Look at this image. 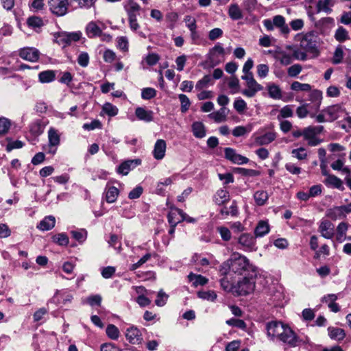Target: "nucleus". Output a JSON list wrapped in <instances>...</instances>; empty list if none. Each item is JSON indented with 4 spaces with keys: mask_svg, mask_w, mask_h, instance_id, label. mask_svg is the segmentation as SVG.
Segmentation results:
<instances>
[{
    "mask_svg": "<svg viewBox=\"0 0 351 351\" xmlns=\"http://www.w3.org/2000/svg\"><path fill=\"white\" fill-rule=\"evenodd\" d=\"M221 274H230L234 277L240 276H257V267L244 255L233 252L230 258L219 266Z\"/></svg>",
    "mask_w": 351,
    "mask_h": 351,
    "instance_id": "nucleus-1",
    "label": "nucleus"
},
{
    "mask_svg": "<svg viewBox=\"0 0 351 351\" xmlns=\"http://www.w3.org/2000/svg\"><path fill=\"white\" fill-rule=\"evenodd\" d=\"M267 335L272 339H277L291 347L299 345L300 340L294 331L288 326L280 322H271L267 325Z\"/></svg>",
    "mask_w": 351,
    "mask_h": 351,
    "instance_id": "nucleus-2",
    "label": "nucleus"
},
{
    "mask_svg": "<svg viewBox=\"0 0 351 351\" xmlns=\"http://www.w3.org/2000/svg\"><path fill=\"white\" fill-rule=\"evenodd\" d=\"M346 112V109L342 104H337L329 106L323 109L319 114L315 116V119L318 123L332 122Z\"/></svg>",
    "mask_w": 351,
    "mask_h": 351,
    "instance_id": "nucleus-3",
    "label": "nucleus"
},
{
    "mask_svg": "<svg viewBox=\"0 0 351 351\" xmlns=\"http://www.w3.org/2000/svg\"><path fill=\"white\" fill-rule=\"evenodd\" d=\"M256 276L250 274L248 276H243L235 285L234 294L237 295H245L252 293L255 289L254 278Z\"/></svg>",
    "mask_w": 351,
    "mask_h": 351,
    "instance_id": "nucleus-4",
    "label": "nucleus"
},
{
    "mask_svg": "<svg viewBox=\"0 0 351 351\" xmlns=\"http://www.w3.org/2000/svg\"><path fill=\"white\" fill-rule=\"evenodd\" d=\"M295 39L300 41V48L306 52L315 53L317 52V37L312 32L298 34Z\"/></svg>",
    "mask_w": 351,
    "mask_h": 351,
    "instance_id": "nucleus-5",
    "label": "nucleus"
},
{
    "mask_svg": "<svg viewBox=\"0 0 351 351\" xmlns=\"http://www.w3.org/2000/svg\"><path fill=\"white\" fill-rule=\"evenodd\" d=\"M264 27L268 31L274 30V27L280 29L281 34L284 35H288L290 32V29L288 25L285 23V19L282 15H276L271 19H265L263 21Z\"/></svg>",
    "mask_w": 351,
    "mask_h": 351,
    "instance_id": "nucleus-6",
    "label": "nucleus"
},
{
    "mask_svg": "<svg viewBox=\"0 0 351 351\" xmlns=\"http://www.w3.org/2000/svg\"><path fill=\"white\" fill-rule=\"evenodd\" d=\"M225 49L220 43L216 44L210 49L208 54V62L212 67L220 64L223 60Z\"/></svg>",
    "mask_w": 351,
    "mask_h": 351,
    "instance_id": "nucleus-7",
    "label": "nucleus"
},
{
    "mask_svg": "<svg viewBox=\"0 0 351 351\" xmlns=\"http://www.w3.org/2000/svg\"><path fill=\"white\" fill-rule=\"evenodd\" d=\"M49 6L51 12L58 16H62L68 12V0H49Z\"/></svg>",
    "mask_w": 351,
    "mask_h": 351,
    "instance_id": "nucleus-8",
    "label": "nucleus"
},
{
    "mask_svg": "<svg viewBox=\"0 0 351 351\" xmlns=\"http://www.w3.org/2000/svg\"><path fill=\"white\" fill-rule=\"evenodd\" d=\"M318 231L324 238L331 239L335 235V225L328 219L323 218L319 221Z\"/></svg>",
    "mask_w": 351,
    "mask_h": 351,
    "instance_id": "nucleus-9",
    "label": "nucleus"
},
{
    "mask_svg": "<svg viewBox=\"0 0 351 351\" xmlns=\"http://www.w3.org/2000/svg\"><path fill=\"white\" fill-rule=\"evenodd\" d=\"M348 205L335 206L329 208L326 212V216L333 221L346 218L348 213Z\"/></svg>",
    "mask_w": 351,
    "mask_h": 351,
    "instance_id": "nucleus-10",
    "label": "nucleus"
},
{
    "mask_svg": "<svg viewBox=\"0 0 351 351\" xmlns=\"http://www.w3.org/2000/svg\"><path fill=\"white\" fill-rule=\"evenodd\" d=\"M48 152L54 154L60 143V138L57 130L50 128L48 130Z\"/></svg>",
    "mask_w": 351,
    "mask_h": 351,
    "instance_id": "nucleus-11",
    "label": "nucleus"
},
{
    "mask_svg": "<svg viewBox=\"0 0 351 351\" xmlns=\"http://www.w3.org/2000/svg\"><path fill=\"white\" fill-rule=\"evenodd\" d=\"M80 34L78 33H60L56 37L57 43L63 47L71 45L73 42L79 40Z\"/></svg>",
    "mask_w": 351,
    "mask_h": 351,
    "instance_id": "nucleus-12",
    "label": "nucleus"
},
{
    "mask_svg": "<svg viewBox=\"0 0 351 351\" xmlns=\"http://www.w3.org/2000/svg\"><path fill=\"white\" fill-rule=\"evenodd\" d=\"M238 243L245 251H252L254 250L256 239L250 233H243L238 238Z\"/></svg>",
    "mask_w": 351,
    "mask_h": 351,
    "instance_id": "nucleus-13",
    "label": "nucleus"
},
{
    "mask_svg": "<svg viewBox=\"0 0 351 351\" xmlns=\"http://www.w3.org/2000/svg\"><path fill=\"white\" fill-rule=\"evenodd\" d=\"M224 153L226 158L234 164L244 165L249 162L247 158L237 154L232 148H225Z\"/></svg>",
    "mask_w": 351,
    "mask_h": 351,
    "instance_id": "nucleus-14",
    "label": "nucleus"
},
{
    "mask_svg": "<svg viewBox=\"0 0 351 351\" xmlns=\"http://www.w3.org/2000/svg\"><path fill=\"white\" fill-rule=\"evenodd\" d=\"M222 278L220 280V285L221 288L226 292L234 294L235 285L234 283V276L230 274H221Z\"/></svg>",
    "mask_w": 351,
    "mask_h": 351,
    "instance_id": "nucleus-15",
    "label": "nucleus"
},
{
    "mask_svg": "<svg viewBox=\"0 0 351 351\" xmlns=\"http://www.w3.org/2000/svg\"><path fill=\"white\" fill-rule=\"evenodd\" d=\"M20 57L24 60L36 62L39 58V51L33 47H26L22 49L19 52Z\"/></svg>",
    "mask_w": 351,
    "mask_h": 351,
    "instance_id": "nucleus-16",
    "label": "nucleus"
},
{
    "mask_svg": "<svg viewBox=\"0 0 351 351\" xmlns=\"http://www.w3.org/2000/svg\"><path fill=\"white\" fill-rule=\"evenodd\" d=\"M125 337L129 342L132 344H138L141 343L143 339L140 330L134 326L130 327L127 329Z\"/></svg>",
    "mask_w": 351,
    "mask_h": 351,
    "instance_id": "nucleus-17",
    "label": "nucleus"
},
{
    "mask_svg": "<svg viewBox=\"0 0 351 351\" xmlns=\"http://www.w3.org/2000/svg\"><path fill=\"white\" fill-rule=\"evenodd\" d=\"M247 88L241 91V93L247 97H253L256 94L263 89L262 85L258 84L256 80L246 84Z\"/></svg>",
    "mask_w": 351,
    "mask_h": 351,
    "instance_id": "nucleus-18",
    "label": "nucleus"
},
{
    "mask_svg": "<svg viewBox=\"0 0 351 351\" xmlns=\"http://www.w3.org/2000/svg\"><path fill=\"white\" fill-rule=\"evenodd\" d=\"M166 148L167 144L164 140H157L153 150L154 158L156 160H162L165 156Z\"/></svg>",
    "mask_w": 351,
    "mask_h": 351,
    "instance_id": "nucleus-19",
    "label": "nucleus"
},
{
    "mask_svg": "<svg viewBox=\"0 0 351 351\" xmlns=\"http://www.w3.org/2000/svg\"><path fill=\"white\" fill-rule=\"evenodd\" d=\"M141 164V160H130L122 162L117 168V173L126 176L130 171Z\"/></svg>",
    "mask_w": 351,
    "mask_h": 351,
    "instance_id": "nucleus-20",
    "label": "nucleus"
},
{
    "mask_svg": "<svg viewBox=\"0 0 351 351\" xmlns=\"http://www.w3.org/2000/svg\"><path fill=\"white\" fill-rule=\"evenodd\" d=\"M104 194L108 203H114L119 195V190L117 187L110 185L108 182L105 187Z\"/></svg>",
    "mask_w": 351,
    "mask_h": 351,
    "instance_id": "nucleus-21",
    "label": "nucleus"
},
{
    "mask_svg": "<svg viewBox=\"0 0 351 351\" xmlns=\"http://www.w3.org/2000/svg\"><path fill=\"white\" fill-rule=\"evenodd\" d=\"M135 115L138 119L145 122H151L154 119V112L143 107H138L135 110Z\"/></svg>",
    "mask_w": 351,
    "mask_h": 351,
    "instance_id": "nucleus-22",
    "label": "nucleus"
},
{
    "mask_svg": "<svg viewBox=\"0 0 351 351\" xmlns=\"http://www.w3.org/2000/svg\"><path fill=\"white\" fill-rule=\"evenodd\" d=\"M183 211L177 208H171L167 218L170 225L176 226V225L182 221Z\"/></svg>",
    "mask_w": 351,
    "mask_h": 351,
    "instance_id": "nucleus-23",
    "label": "nucleus"
},
{
    "mask_svg": "<svg viewBox=\"0 0 351 351\" xmlns=\"http://www.w3.org/2000/svg\"><path fill=\"white\" fill-rule=\"evenodd\" d=\"M276 138V134L274 132H269L263 135L255 138L254 143L256 145H265L273 142Z\"/></svg>",
    "mask_w": 351,
    "mask_h": 351,
    "instance_id": "nucleus-24",
    "label": "nucleus"
},
{
    "mask_svg": "<svg viewBox=\"0 0 351 351\" xmlns=\"http://www.w3.org/2000/svg\"><path fill=\"white\" fill-rule=\"evenodd\" d=\"M127 12L128 19L137 18L139 15L140 5L135 1L130 0L127 5L125 6Z\"/></svg>",
    "mask_w": 351,
    "mask_h": 351,
    "instance_id": "nucleus-25",
    "label": "nucleus"
},
{
    "mask_svg": "<svg viewBox=\"0 0 351 351\" xmlns=\"http://www.w3.org/2000/svg\"><path fill=\"white\" fill-rule=\"evenodd\" d=\"M328 336L332 340L342 341L346 337L345 330L340 328L330 326L328 328Z\"/></svg>",
    "mask_w": 351,
    "mask_h": 351,
    "instance_id": "nucleus-26",
    "label": "nucleus"
},
{
    "mask_svg": "<svg viewBox=\"0 0 351 351\" xmlns=\"http://www.w3.org/2000/svg\"><path fill=\"white\" fill-rule=\"evenodd\" d=\"M323 130H324V127L322 125L309 126V127L305 128L303 130L302 134H304V139L307 141L310 138L315 137L316 135L320 134L323 131Z\"/></svg>",
    "mask_w": 351,
    "mask_h": 351,
    "instance_id": "nucleus-27",
    "label": "nucleus"
},
{
    "mask_svg": "<svg viewBox=\"0 0 351 351\" xmlns=\"http://www.w3.org/2000/svg\"><path fill=\"white\" fill-rule=\"evenodd\" d=\"M230 200L229 192L224 189H219L214 196V201L218 205H222Z\"/></svg>",
    "mask_w": 351,
    "mask_h": 351,
    "instance_id": "nucleus-28",
    "label": "nucleus"
},
{
    "mask_svg": "<svg viewBox=\"0 0 351 351\" xmlns=\"http://www.w3.org/2000/svg\"><path fill=\"white\" fill-rule=\"evenodd\" d=\"M325 184L329 186L337 189L341 191L344 190L342 180L334 175H328L325 180Z\"/></svg>",
    "mask_w": 351,
    "mask_h": 351,
    "instance_id": "nucleus-29",
    "label": "nucleus"
},
{
    "mask_svg": "<svg viewBox=\"0 0 351 351\" xmlns=\"http://www.w3.org/2000/svg\"><path fill=\"white\" fill-rule=\"evenodd\" d=\"M56 224V219L53 216L45 217L38 225L37 228L41 230L47 231L52 229Z\"/></svg>",
    "mask_w": 351,
    "mask_h": 351,
    "instance_id": "nucleus-30",
    "label": "nucleus"
},
{
    "mask_svg": "<svg viewBox=\"0 0 351 351\" xmlns=\"http://www.w3.org/2000/svg\"><path fill=\"white\" fill-rule=\"evenodd\" d=\"M270 230L269 225L266 221H260L255 230L254 235L256 237H262L269 233Z\"/></svg>",
    "mask_w": 351,
    "mask_h": 351,
    "instance_id": "nucleus-31",
    "label": "nucleus"
},
{
    "mask_svg": "<svg viewBox=\"0 0 351 351\" xmlns=\"http://www.w3.org/2000/svg\"><path fill=\"white\" fill-rule=\"evenodd\" d=\"M228 110L223 107L219 110L210 113L208 117L213 119L216 123H221L227 119Z\"/></svg>",
    "mask_w": 351,
    "mask_h": 351,
    "instance_id": "nucleus-32",
    "label": "nucleus"
},
{
    "mask_svg": "<svg viewBox=\"0 0 351 351\" xmlns=\"http://www.w3.org/2000/svg\"><path fill=\"white\" fill-rule=\"evenodd\" d=\"M267 89L269 96L274 99H280L282 98V90L280 88L274 83H268Z\"/></svg>",
    "mask_w": 351,
    "mask_h": 351,
    "instance_id": "nucleus-33",
    "label": "nucleus"
},
{
    "mask_svg": "<svg viewBox=\"0 0 351 351\" xmlns=\"http://www.w3.org/2000/svg\"><path fill=\"white\" fill-rule=\"evenodd\" d=\"M86 32L89 38H94L101 36L102 31L95 22L91 21L87 25Z\"/></svg>",
    "mask_w": 351,
    "mask_h": 351,
    "instance_id": "nucleus-34",
    "label": "nucleus"
},
{
    "mask_svg": "<svg viewBox=\"0 0 351 351\" xmlns=\"http://www.w3.org/2000/svg\"><path fill=\"white\" fill-rule=\"evenodd\" d=\"M228 15L234 21L239 20L243 18L242 10L237 3L230 4L228 8Z\"/></svg>",
    "mask_w": 351,
    "mask_h": 351,
    "instance_id": "nucleus-35",
    "label": "nucleus"
},
{
    "mask_svg": "<svg viewBox=\"0 0 351 351\" xmlns=\"http://www.w3.org/2000/svg\"><path fill=\"white\" fill-rule=\"evenodd\" d=\"M72 299V295L64 292H61L60 291H57L53 298V301L58 304L62 303L63 304H66L67 302H71Z\"/></svg>",
    "mask_w": 351,
    "mask_h": 351,
    "instance_id": "nucleus-36",
    "label": "nucleus"
},
{
    "mask_svg": "<svg viewBox=\"0 0 351 351\" xmlns=\"http://www.w3.org/2000/svg\"><path fill=\"white\" fill-rule=\"evenodd\" d=\"M189 282L192 283V285L197 287L199 285L203 286L208 282V279L202 275H197L193 273H190L188 276Z\"/></svg>",
    "mask_w": 351,
    "mask_h": 351,
    "instance_id": "nucleus-37",
    "label": "nucleus"
},
{
    "mask_svg": "<svg viewBox=\"0 0 351 351\" xmlns=\"http://www.w3.org/2000/svg\"><path fill=\"white\" fill-rule=\"evenodd\" d=\"M334 4V0H319L317 3V11H322L326 14H329L331 12V7H332Z\"/></svg>",
    "mask_w": 351,
    "mask_h": 351,
    "instance_id": "nucleus-38",
    "label": "nucleus"
},
{
    "mask_svg": "<svg viewBox=\"0 0 351 351\" xmlns=\"http://www.w3.org/2000/svg\"><path fill=\"white\" fill-rule=\"evenodd\" d=\"M348 228V224L346 222H341L337 226L336 239L339 242L341 243L346 239V234Z\"/></svg>",
    "mask_w": 351,
    "mask_h": 351,
    "instance_id": "nucleus-39",
    "label": "nucleus"
},
{
    "mask_svg": "<svg viewBox=\"0 0 351 351\" xmlns=\"http://www.w3.org/2000/svg\"><path fill=\"white\" fill-rule=\"evenodd\" d=\"M56 78V73L52 70L42 71L38 74V79L41 83H49Z\"/></svg>",
    "mask_w": 351,
    "mask_h": 351,
    "instance_id": "nucleus-40",
    "label": "nucleus"
},
{
    "mask_svg": "<svg viewBox=\"0 0 351 351\" xmlns=\"http://www.w3.org/2000/svg\"><path fill=\"white\" fill-rule=\"evenodd\" d=\"M193 135L196 138H202L206 136V130L204 124L201 122H195L192 125Z\"/></svg>",
    "mask_w": 351,
    "mask_h": 351,
    "instance_id": "nucleus-41",
    "label": "nucleus"
},
{
    "mask_svg": "<svg viewBox=\"0 0 351 351\" xmlns=\"http://www.w3.org/2000/svg\"><path fill=\"white\" fill-rule=\"evenodd\" d=\"M268 198V193L265 191H258L254 194V199L258 206H263L265 204Z\"/></svg>",
    "mask_w": 351,
    "mask_h": 351,
    "instance_id": "nucleus-42",
    "label": "nucleus"
},
{
    "mask_svg": "<svg viewBox=\"0 0 351 351\" xmlns=\"http://www.w3.org/2000/svg\"><path fill=\"white\" fill-rule=\"evenodd\" d=\"M184 21L186 26L190 30L191 36H193V35L196 34L197 25L195 19L191 15H186L184 19Z\"/></svg>",
    "mask_w": 351,
    "mask_h": 351,
    "instance_id": "nucleus-43",
    "label": "nucleus"
},
{
    "mask_svg": "<svg viewBox=\"0 0 351 351\" xmlns=\"http://www.w3.org/2000/svg\"><path fill=\"white\" fill-rule=\"evenodd\" d=\"M335 39L339 42H344L349 39L348 32L343 27H339L335 34Z\"/></svg>",
    "mask_w": 351,
    "mask_h": 351,
    "instance_id": "nucleus-44",
    "label": "nucleus"
},
{
    "mask_svg": "<svg viewBox=\"0 0 351 351\" xmlns=\"http://www.w3.org/2000/svg\"><path fill=\"white\" fill-rule=\"evenodd\" d=\"M71 234L76 241L81 243H84L87 238V232L84 229L72 230Z\"/></svg>",
    "mask_w": 351,
    "mask_h": 351,
    "instance_id": "nucleus-45",
    "label": "nucleus"
},
{
    "mask_svg": "<svg viewBox=\"0 0 351 351\" xmlns=\"http://www.w3.org/2000/svg\"><path fill=\"white\" fill-rule=\"evenodd\" d=\"M322 99V92L319 90H313L309 93V100L315 103L317 108L319 107Z\"/></svg>",
    "mask_w": 351,
    "mask_h": 351,
    "instance_id": "nucleus-46",
    "label": "nucleus"
},
{
    "mask_svg": "<svg viewBox=\"0 0 351 351\" xmlns=\"http://www.w3.org/2000/svg\"><path fill=\"white\" fill-rule=\"evenodd\" d=\"M117 47L123 52L128 51L129 43L126 36H120L117 38Z\"/></svg>",
    "mask_w": 351,
    "mask_h": 351,
    "instance_id": "nucleus-47",
    "label": "nucleus"
},
{
    "mask_svg": "<svg viewBox=\"0 0 351 351\" xmlns=\"http://www.w3.org/2000/svg\"><path fill=\"white\" fill-rule=\"evenodd\" d=\"M293 115L292 108L289 105H287L282 108L280 110V113L277 117V119L280 121L282 119L291 117Z\"/></svg>",
    "mask_w": 351,
    "mask_h": 351,
    "instance_id": "nucleus-48",
    "label": "nucleus"
},
{
    "mask_svg": "<svg viewBox=\"0 0 351 351\" xmlns=\"http://www.w3.org/2000/svg\"><path fill=\"white\" fill-rule=\"evenodd\" d=\"M251 125H248L247 127L239 125L234 128V130H232V134L235 137H239L244 136L245 134L251 132Z\"/></svg>",
    "mask_w": 351,
    "mask_h": 351,
    "instance_id": "nucleus-49",
    "label": "nucleus"
},
{
    "mask_svg": "<svg viewBox=\"0 0 351 351\" xmlns=\"http://www.w3.org/2000/svg\"><path fill=\"white\" fill-rule=\"evenodd\" d=\"M106 334L109 338L116 340L119 337V330L117 326L113 324H109L106 330Z\"/></svg>",
    "mask_w": 351,
    "mask_h": 351,
    "instance_id": "nucleus-50",
    "label": "nucleus"
},
{
    "mask_svg": "<svg viewBox=\"0 0 351 351\" xmlns=\"http://www.w3.org/2000/svg\"><path fill=\"white\" fill-rule=\"evenodd\" d=\"M53 241L59 245L66 246L69 243V237L64 233H60L52 237Z\"/></svg>",
    "mask_w": 351,
    "mask_h": 351,
    "instance_id": "nucleus-51",
    "label": "nucleus"
},
{
    "mask_svg": "<svg viewBox=\"0 0 351 351\" xmlns=\"http://www.w3.org/2000/svg\"><path fill=\"white\" fill-rule=\"evenodd\" d=\"M291 88L295 91H310L311 86L308 84H302L295 81L291 84Z\"/></svg>",
    "mask_w": 351,
    "mask_h": 351,
    "instance_id": "nucleus-52",
    "label": "nucleus"
},
{
    "mask_svg": "<svg viewBox=\"0 0 351 351\" xmlns=\"http://www.w3.org/2000/svg\"><path fill=\"white\" fill-rule=\"evenodd\" d=\"M102 111L110 117H114L118 113V108L110 103H106L102 107Z\"/></svg>",
    "mask_w": 351,
    "mask_h": 351,
    "instance_id": "nucleus-53",
    "label": "nucleus"
},
{
    "mask_svg": "<svg viewBox=\"0 0 351 351\" xmlns=\"http://www.w3.org/2000/svg\"><path fill=\"white\" fill-rule=\"evenodd\" d=\"M217 231L224 241H228L231 239V232L228 228L225 226H219L217 228Z\"/></svg>",
    "mask_w": 351,
    "mask_h": 351,
    "instance_id": "nucleus-54",
    "label": "nucleus"
},
{
    "mask_svg": "<svg viewBox=\"0 0 351 351\" xmlns=\"http://www.w3.org/2000/svg\"><path fill=\"white\" fill-rule=\"evenodd\" d=\"M178 98L181 103V108H180L181 112L184 113L189 110V108L191 106V101H190L189 97L186 95H184V94H180L178 95Z\"/></svg>",
    "mask_w": 351,
    "mask_h": 351,
    "instance_id": "nucleus-55",
    "label": "nucleus"
},
{
    "mask_svg": "<svg viewBox=\"0 0 351 351\" xmlns=\"http://www.w3.org/2000/svg\"><path fill=\"white\" fill-rule=\"evenodd\" d=\"M198 297L208 301H214L217 298V294L214 291H202L197 293Z\"/></svg>",
    "mask_w": 351,
    "mask_h": 351,
    "instance_id": "nucleus-56",
    "label": "nucleus"
},
{
    "mask_svg": "<svg viewBox=\"0 0 351 351\" xmlns=\"http://www.w3.org/2000/svg\"><path fill=\"white\" fill-rule=\"evenodd\" d=\"M343 58V51L341 46H338L333 55V58L332 59V62L334 64H338L342 62Z\"/></svg>",
    "mask_w": 351,
    "mask_h": 351,
    "instance_id": "nucleus-57",
    "label": "nucleus"
},
{
    "mask_svg": "<svg viewBox=\"0 0 351 351\" xmlns=\"http://www.w3.org/2000/svg\"><path fill=\"white\" fill-rule=\"evenodd\" d=\"M211 80L212 78L209 75H204L201 80L197 81L195 85V88L200 90L206 88L210 83Z\"/></svg>",
    "mask_w": 351,
    "mask_h": 351,
    "instance_id": "nucleus-58",
    "label": "nucleus"
},
{
    "mask_svg": "<svg viewBox=\"0 0 351 351\" xmlns=\"http://www.w3.org/2000/svg\"><path fill=\"white\" fill-rule=\"evenodd\" d=\"M44 127L40 121L34 122L30 126V132L34 135H40L43 132Z\"/></svg>",
    "mask_w": 351,
    "mask_h": 351,
    "instance_id": "nucleus-59",
    "label": "nucleus"
},
{
    "mask_svg": "<svg viewBox=\"0 0 351 351\" xmlns=\"http://www.w3.org/2000/svg\"><path fill=\"white\" fill-rule=\"evenodd\" d=\"M234 108L239 114H242L247 109V104L243 99L237 98L234 102Z\"/></svg>",
    "mask_w": 351,
    "mask_h": 351,
    "instance_id": "nucleus-60",
    "label": "nucleus"
},
{
    "mask_svg": "<svg viewBox=\"0 0 351 351\" xmlns=\"http://www.w3.org/2000/svg\"><path fill=\"white\" fill-rule=\"evenodd\" d=\"M27 23L29 27L33 28L40 27L43 25V21L38 16H31L27 19Z\"/></svg>",
    "mask_w": 351,
    "mask_h": 351,
    "instance_id": "nucleus-61",
    "label": "nucleus"
},
{
    "mask_svg": "<svg viewBox=\"0 0 351 351\" xmlns=\"http://www.w3.org/2000/svg\"><path fill=\"white\" fill-rule=\"evenodd\" d=\"M156 95V90L153 88H145L142 89L141 97L143 99H151Z\"/></svg>",
    "mask_w": 351,
    "mask_h": 351,
    "instance_id": "nucleus-62",
    "label": "nucleus"
},
{
    "mask_svg": "<svg viewBox=\"0 0 351 351\" xmlns=\"http://www.w3.org/2000/svg\"><path fill=\"white\" fill-rule=\"evenodd\" d=\"M291 154L293 157L296 158L300 160H304L307 157V153L304 147H300L298 149H293L291 152Z\"/></svg>",
    "mask_w": 351,
    "mask_h": 351,
    "instance_id": "nucleus-63",
    "label": "nucleus"
},
{
    "mask_svg": "<svg viewBox=\"0 0 351 351\" xmlns=\"http://www.w3.org/2000/svg\"><path fill=\"white\" fill-rule=\"evenodd\" d=\"M302 70V67L299 64H295L287 69L288 75L291 77H295L300 73Z\"/></svg>",
    "mask_w": 351,
    "mask_h": 351,
    "instance_id": "nucleus-64",
    "label": "nucleus"
}]
</instances>
